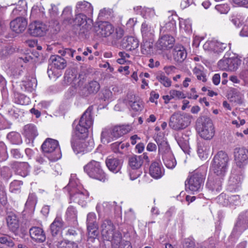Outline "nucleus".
I'll return each instance as SVG.
<instances>
[{"label":"nucleus","instance_id":"1","mask_svg":"<svg viewBox=\"0 0 248 248\" xmlns=\"http://www.w3.org/2000/svg\"><path fill=\"white\" fill-rule=\"evenodd\" d=\"M64 189L68 190L71 201L77 202L82 206L86 205L89 194L80 184L76 174H71L69 183Z\"/></svg>","mask_w":248,"mask_h":248},{"label":"nucleus","instance_id":"2","mask_svg":"<svg viewBox=\"0 0 248 248\" xmlns=\"http://www.w3.org/2000/svg\"><path fill=\"white\" fill-rule=\"evenodd\" d=\"M229 157L226 153L219 151L215 155L212 160L211 170L212 175L225 177L228 170Z\"/></svg>","mask_w":248,"mask_h":248},{"label":"nucleus","instance_id":"3","mask_svg":"<svg viewBox=\"0 0 248 248\" xmlns=\"http://www.w3.org/2000/svg\"><path fill=\"white\" fill-rule=\"evenodd\" d=\"M42 149L50 161H57L62 156L59 143L56 140L50 138L46 139L42 145Z\"/></svg>","mask_w":248,"mask_h":248},{"label":"nucleus","instance_id":"4","mask_svg":"<svg viewBox=\"0 0 248 248\" xmlns=\"http://www.w3.org/2000/svg\"><path fill=\"white\" fill-rule=\"evenodd\" d=\"M93 124V119L92 116V109L89 108L82 114L80 120L77 124L76 121L73 124L76 125L74 128L75 134L78 137H82L80 135H86L88 129L91 127Z\"/></svg>","mask_w":248,"mask_h":248},{"label":"nucleus","instance_id":"5","mask_svg":"<svg viewBox=\"0 0 248 248\" xmlns=\"http://www.w3.org/2000/svg\"><path fill=\"white\" fill-rule=\"evenodd\" d=\"M100 229L102 235L105 239L112 241L113 243L117 244L120 243L122 235L118 232H115V226L110 220H104L101 224Z\"/></svg>","mask_w":248,"mask_h":248},{"label":"nucleus","instance_id":"6","mask_svg":"<svg viewBox=\"0 0 248 248\" xmlns=\"http://www.w3.org/2000/svg\"><path fill=\"white\" fill-rule=\"evenodd\" d=\"M192 116L186 113L176 112L173 114L170 118L169 126L175 130L185 129L191 123Z\"/></svg>","mask_w":248,"mask_h":248},{"label":"nucleus","instance_id":"7","mask_svg":"<svg viewBox=\"0 0 248 248\" xmlns=\"http://www.w3.org/2000/svg\"><path fill=\"white\" fill-rule=\"evenodd\" d=\"M144 159H148V157L145 154L129 157L128 165L130 168L129 176L131 180H134L141 175V171L140 169L143 164Z\"/></svg>","mask_w":248,"mask_h":248},{"label":"nucleus","instance_id":"8","mask_svg":"<svg viewBox=\"0 0 248 248\" xmlns=\"http://www.w3.org/2000/svg\"><path fill=\"white\" fill-rule=\"evenodd\" d=\"M84 170L91 178L103 182L106 179V175L99 162L93 160L91 161L84 167Z\"/></svg>","mask_w":248,"mask_h":248},{"label":"nucleus","instance_id":"9","mask_svg":"<svg viewBox=\"0 0 248 248\" xmlns=\"http://www.w3.org/2000/svg\"><path fill=\"white\" fill-rule=\"evenodd\" d=\"M141 32L143 39V44L141 45V52L144 54L148 53L151 47L150 43L154 37V28L146 22L142 23L141 27Z\"/></svg>","mask_w":248,"mask_h":248},{"label":"nucleus","instance_id":"10","mask_svg":"<svg viewBox=\"0 0 248 248\" xmlns=\"http://www.w3.org/2000/svg\"><path fill=\"white\" fill-rule=\"evenodd\" d=\"M206 171L200 172L198 170L194 172L188 179L186 181V186L193 192L199 191L203 186Z\"/></svg>","mask_w":248,"mask_h":248},{"label":"nucleus","instance_id":"11","mask_svg":"<svg viewBox=\"0 0 248 248\" xmlns=\"http://www.w3.org/2000/svg\"><path fill=\"white\" fill-rule=\"evenodd\" d=\"M198 128L200 136L205 140H211L215 135V127L212 121L208 117L201 119Z\"/></svg>","mask_w":248,"mask_h":248},{"label":"nucleus","instance_id":"12","mask_svg":"<svg viewBox=\"0 0 248 248\" xmlns=\"http://www.w3.org/2000/svg\"><path fill=\"white\" fill-rule=\"evenodd\" d=\"M73 26L79 27L81 33H85L89 31L93 26V21L90 18H87L84 14L79 13L72 21Z\"/></svg>","mask_w":248,"mask_h":248},{"label":"nucleus","instance_id":"13","mask_svg":"<svg viewBox=\"0 0 248 248\" xmlns=\"http://www.w3.org/2000/svg\"><path fill=\"white\" fill-rule=\"evenodd\" d=\"M243 178L242 169L234 168L232 170L228 182V189L230 191H235L239 189Z\"/></svg>","mask_w":248,"mask_h":248},{"label":"nucleus","instance_id":"14","mask_svg":"<svg viewBox=\"0 0 248 248\" xmlns=\"http://www.w3.org/2000/svg\"><path fill=\"white\" fill-rule=\"evenodd\" d=\"M241 63V60L238 57H224L218 62V66L221 70L235 71Z\"/></svg>","mask_w":248,"mask_h":248},{"label":"nucleus","instance_id":"15","mask_svg":"<svg viewBox=\"0 0 248 248\" xmlns=\"http://www.w3.org/2000/svg\"><path fill=\"white\" fill-rule=\"evenodd\" d=\"M234 158L238 169H242L248 164V150L244 147H238L234 150Z\"/></svg>","mask_w":248,"mask_h":248},{"label":"nucleus","instance_id":"16","mask_svg":"<svg viewBox=\"0 0 248 248\" xmlns=\"http://www.w3.org/2000/svg\"><path fill=\"white\" fill-rule=\"evenodd\" d=\"M48 30L47 26L42 22L35 21L29 25L28 32L32 36H43Z\"/></svg>","mask_w":248,"mask_h":248},{"label":"nucleus","instance_id":"17","mask_svg":"<svg viewBox=\"0 0 248 248\" xmlns=\"http://www.w3.org/2000/svg\"><path fill=\"white\" fill-rule=\"evenodd\" d=\"M223 177L217 176L210 174L208 178L206 186L214 194L220 192L222 189V183L224 180Z\"/></svg>","mask_w":248,"mask_h":248},{"label":"nucleus","instance_id":"18","mask_svg":"<svg viewBox=\"0 0 248 248\" xmlns=\"http://www.w3.org/2000/svg\"><path fill=\"white\" fill-rule=\"evenodd\" d=\"M227 44L218 41L206 42L203 46V49L211 54L216 56L222 52L227 47Z\"/></svg>","mask_w":248,"mask_h":248},{"label":"nucleus","instance_id":"19","mask_svg":"<svg viewBox=\"0 0 248 248\" xmlns=\"http://www.w3.org/2000/svg\"><path fill=\"white\" fill-rule=\"evenodd\" d=\"M94 31L96 35L100 37H108L114 31L113 26L107 21L100 22L97 26H94Z\"/></svg>","mask_w":248,"mask_h":248},{"label":"nucleus","instance_id":"20","mask_svg":"<svg viewBox=\"0 0 248 248\" xmlns=\"http://www.w3.org/2000/svg\"><path fill=\"white\" fill-rule=\"evenodd\" d=\"M248 228V209L240 213L236 222L235 224L234 230L243 232Z\"/></svg>","mask_w":248,"mask_h":248},{"label":"nucleus","instance_id":"21","mask_svg":"<svg viewBox=\"0 0 248 248\" xmlns=\"http://www.w3.org/2000/svg\"><path fill=\"white\" fill-rule=\"evenodd\" d=\"M28 22L26 18L22 17H17L10 22V28L17 33L23 32L27 26Z\"/></svg>","mask_w":248,"mask_h":248},{"label":"nucleus","instance_id":"22","mask_svg":"<svg viewBox=\"0 0 248 248\" xmlns=\"http://www.w3.org/2000/svg\"><path fill=\"white\" fill-rule=\"evenodd\" d=\"M86 223L89 235H95L98 229L96 216L94 213H89L87 216Z\"/></svg>","mask_w":248,"mask_h":248},{"label":"nucleus","instance_id":"23","mask_svg":"<svg viewBox=\"0 0 248 248\" xmlns=\"http://www.w3.org/2000/svg\"><path fill=\"white\" fill-rule=\"evenodd\" d=\"M105 162L108 170L114 173L119 172L122 165V162L120 159L112 156L108 157Z\"/></svg>","mask_w":248,"mask_h":248},{"label":"nucleus","instance_id":"24","mask_svg":"<svg viewBox=\"0 0 248 248\" xmlns=\"http://www.w3.org/2000/svg\"><path fill=\"white\" fill-rule=\"evenodd\" d=\"M174 42V39L172 36L166 35L159 39L156 46L160 49H167L173 46Z\"/></svg>","mask_w":248,"mask_h":248},{"label":"nucleus","instance_id":"25","mask_svg":"<svg viewBox=\"0 0 248 248\" xmlns=\"http://www.w3.org/2000/svg\"><path fill=\"white\" fill-rule=\"evenodd\" d=\"M155 141L158 146V151L162 157L172 153L166 139L161 136H156Z\"/></svg>","mask_w":248,"mask_h":248},{"label":"nucleus","instance_id":"26","mask_svg":"<svg viewBox=\"0 0 248 248\" xmlns=\"http://www.w3.org/2000/svg\"><path fill=\"white\" fill-rule=\"evenodd\" d=\"M126 103L135 111H140L142 109L143 105L138 97L133 94H127L125 99Z\"/></svg>","mask_w":248,"mask_h":248},{"label":"nucleus","instance_id":"27","mask_svg":"<svg viewBox=\"0 0 248 248\" xmlns=\"http://www.w3.org/2000/svg\"><path fill=\"white\" fill-rule=\"evenodd\" d=\"M139 42L138 40L132 36H128L124 39L121 43L122 47L127 50H132L138 47Z\"/></svg>","mask_w":248,"mask_h":248},{"label":"nucleus","instance_id":"28","mask_svg":"<svg viewBox=\"0 0 248 248\" xmlns=\"http://www.w3.org/2000/svg\"><path fill=\"white\" fill-rule=\"evenodd\" d=\"M76 12L89 16L93 14V8L91 4L87 1H79L76 5Z\"/></svg>","mask_w":248,"mask_h":248},{"label":"nucleus","instance_id":"29","mask_svg":"<svg viewBox=\"0 0 248 248\" xmlns=\"http://www.w3.org/2000/svg\"><path fill=\"white\" fill-rule=\"evenodd\" d=\"M136 9L141 10V14L144 18L153 21L154 22H157V16L155 14V10L154 8L147 7L142 8V7L140 6L137 7Z\"/></svg>","mask_w":248,"mask_h":248},{"label":"nucleus","instance_id":"30","mask_svg":"<svg viewBox=\"0 0 248 248\" xmlns=\"http://www.w3.org/2000/svg\"><path fill=\"white\" fill-rule=\"evenodd\" d=\"M30 234L32 239L37 242H43L46 239L45 234L39 227H33L30 230Z\"/></svg>","mask_w":248,"mask_h":248},{"label":"nucleus","instance_id":"31","mask_svg":"<svg viewBox=\"0 0 248 248\" xmlns=\"http://www.w3.org/2000/svg\"><path fill=\"white\" fill-rule=\"evenodd\" d=\"M112 131L111 135L116 139L127 134L131 130V126L129 125H122L120 126H116L112 129H110Z\"/></svg>","mask_w":248,"mask_h":248},{"label":"nucleus","instance_id":"32","mask_svg":"<svg viewBox=\"0 0 248 248\" xmlns=\"http://www.w3.org/2000/svg\"><path fill=\"white\" fill-rule=\"evenodd\" d=\"M64 222L60 217H56L53 222L50 224V229L52 235L59 234L63 227Z\"/></svg>","mask_w":248,"mask_h":248},{"label":"nucleus","instance_id":"33","mask_svg":"<svg viewBox=\"0 0 248 248\" xmlns=\"http://www.w3.org/2000/svg\"><path fill=\"white\" fill-rule=\"evenodd\" d=\"M7 224L9 229L13 232L16 231L19 227V220L16 215L10 213L6 218Z\"/></svg>","mask_w":248,"mask_h":248},{"label":"nucleus","instance_id":"34","mask_svg":"<svg viewBox=\"0 0 248 248\" xmlns=\"http://www.w3.org/2000/svg\"><path fill=\"white\" fill-rule=\"evenodd\" d=\"M186 52L183 46H176L173 51V56L175 61L183 62L186 57Z\"/></svg>","mask_w":248,"mask_h":248},{"label":"nucleus","instance_id":"35","mask_svg":"<svg viewBox=\"0 0 248 248\" xmlns=\"http://www.w3.org/2000/svg\"><path fill=\"white\" fill-rule=\"evenodd\" d=\"M72 147L74 152L77 154L84 153L92 149V146L91 147L87 146V142L83 140L77 141L72 145Z\"/></svg>","mask_w":248,"mask_h":248},{"label":"nucleus","instance_id":"36","mask_svg":"<svg viewBox=\"0 0 248 248\" xmlns=\"http://www.w3.org/2000/svg\"><path fill=\"white\" fill-rule=\"evenodd\" d=\"M49 61L53 66L57 69H63L66 66V61L58 55H53L50 58Z\"/></svg>","mask_w":248,"mask_h":248},{"label":"nucleus","instance_id":"37","mask_svg":"<svg viewBox=\"0 0 248 248\" xmlns=\"http://www.w3.org/2000/svg\"><path fill=\"white\" fill-rule=\"evenodd\" d=\"M149 173L152 177L158 179L162 177L163 171L158 163L153 162L150 166Z\"/></svg>","mask_w":248,"mask_h":248},{"label":"nucleus","instance_id":"38","mask_svg":"<svg viewBox=\"0 0 248 248\" xmlns=\"http://www.w3.org/2000/svg\"><path fill=\"white\" fill-rule=\"evenodd\" d=\"M100 86L99 83L96 81H91L84 87L85 91V94L88 95L90 94H94L96 93L99 90Z\"/></svg>","mask_w":248,"mask_h":248},{"label":"nucleus","instance_id":"39","mask_svg":"<svg viewBox=\"0 0 248 248\" xmlns=\"http://www.w3.org/2000/svg\"><path fill=\"white\" fill-rule=\"evenodd\" d=\"M116 203L115 202H104L102 203H98L96 209L98 213L103 212L108 213L115 209Z\"/></svg>","mask_w":248,"mask_h":248},{"label":"nucleus","instance_id":"40","mask_svg":"<svg viewBox=\"0 0 248 248\" xmlns=\"http://www.w3.org/2000/svg\"><path fill=\"white\" fill-rule=\"evenodd\" d=\"M176 139L182 150L185 153L188 152L189 149V137L186 135L182 134L178 135Z\"/></svg>","mask_w":248,"mask_h":248},{"label":"nucleus","instance_id":"41","mask_svg":"<svg viewBox=\"0 0 248 248\" xmlns=\"http://www.w3.org/2000/svg\"><path fill=\"white\" fill-rule=\"evenodd\" d=\"M25 136L29 140H33L38 136L36 127L32 124L26 125L24 127Z\"/></svg>","mask_w":248,"mask_h":248},{"label":"nucleus","instance_id":"42","mask_svg":"<svg viewBox=\"0 0 248 248\" xmlns=\"http://www.w3.org/2000/svg\"><path fill=\"white\" fill-rule=\"evenodd\" d=\"M162 158L165 165L168 169H172L176 165V159L172 153H170L168 155L163 156Z\"/></svg>","mask_w":248,"mask_h":248},{"label":"nucleus","instance_id":"43","mask_svg":"<svg viewBox=\"0 0 248 248\" xmlns=\"http://www.w3.org/2000/svg\"><path fill=\"white\" fill-rule=\"evenodd\" d=\"M180 29L181 31L190 33L192 31V23L190 19H181L179 21Z\"/></svg>","mask_w":248,"mask_h":248},{"label":"nucleus","instance_id":"44","mask_svg":"<svg viewBox=\"0 0 248 248\" xmlns=\"http://www.w3.org/2000/svg\"><path fill=\"white\" fill-rule=\"evenodd\" d=\"M18 169L17 172L18 174L22 177L27 176L30 172V167L28 163L26 162H19L17 164Z\"/></svg>","mask_w":248,"mask_h":248},{"label":"nucleus","instance_id":"45","mask_svg":"<svg viewBox=\"0 0 248 248\" xmlns=\"http://www.w3.org/2000/svg\"><path fill=\"white\" fill-rule=\"evenodd\" d=\"M77 211L76 208L70 206L68 207L65 212V218L69 221H76L77 219Z\"/></svg>","mask_w":248,"mask_h":248},{"label":"nucleus","instance_id":"46","mask_svg":"<svg viewBox=\"0 0 248 248\" xmlns=\"http://www.w3.org/2000/svg\"><path fill=\"white\" fill-rule=\"evenodd\" d=\"M112 131L109 129H105L102 132L101 134V141L103 143H108L116 139L114 138L111 135Z\"/></svg>","mask_w":248,"mask_h":248},{"label":"nucleus","instance_id":"47","mask_svg":"<svg viewBox=\"0 0 248 248\" xmlns=\"http://www.w3.org/2000/svg\"><path fill=\"white\" fill-rule=\"evenodd\" d=\"M111 35V43L113 45H116L117 41L121 39L124 36V31L121 27L116 28Z\"/></svg>","mask_w":248,"mask_h":248},{"label":"nucleus","instance_id":"48","mask_svg":"<svg viewBox=\"0 0 248 248\" xmlns=\"http://www.w3.org/2000/svg\"><path fill=\"white\" fill-rule=\"evenodd\" d=\"M37 203V198L33 193L30 194L28 200L25 204L27 208L34 210L35 205Z\"/></svg>","mask_w":248,"mask_h":248},{"label":"nucleus","instance_id":"49","mask_svg":"<svg viewBox=\"0 0 248 248\" xmlns=\"http://www.w3.org/2000/svg\"><path fill=\"white\" fill-rule=\"evenodd\" d=\"M209 147L208 146L203 143H199L198 145V154L201 158H204L207 157Z\"/></svg>","mask_w":248,"mask_h":248},{"label":"nucleus","instance_id":"50","mask_svg":"<svg viewBox=\"0 0 248 248\" xmlns=\"http://www.w3.org/2000/svg\"><path fill=\"white\" fill-rule=\"evenodd\" d=\"M72 14V9L70 6H67L65 7L62 12V17L64 19V21L67 22L68 23L72 24V21L73 19H71Z\"/></svg>","mask_w":248,"mask_h":248},{"label":"nucleus","instance_id":"51","mask_svg":"<svg viewBox=\"0 0 248 248\" xmlns=\"http://www.w3.org/2000/svg\"><path fill=\"white\" fill-rule=\"evenodd\" d=\"M7 138L14 144H20L22 142L21 135L17 132H11L8 134Z\"/></svg>","mask_w":248,"mask_h":248},{"label":"nucleus","instance_id":"52","mask_svg":"<svg viewBox=\"0 0 248 248\" xmlns=\"http://www.w3.org/2000/svg\"><path fill=\"white\" fill-rule=\"evenodd\" d=\"M157 80L164 87L168 88L171 85V80L164 74H160L156 77Z\"/></svg>","mask_w":248,"mask_h":248},{"label":"nucleus","instance_id":"53","mask_svg":"<svg viewBox=\"0 0 248 248\" xmlns=\"http://www.w3.org/2000/svg\"><path fill=\"white\" fill-rule=\"evenodd\" d=\"M241 199L239 195H229V203L230 207L235 208L236 206L239 205Z\"/></svg>","mask_w":248,"mask_h":248},{"label":"nucleus","instance_id":"54","mask_svg":"<svg viewBox=\"0 0 248 248\" xmlns=\"http://www.w3.org/2000/svg\"><path fill=\"white\" fill-rule=\"evenodd\" d=\"M169 93L171 95L172 98L174 99H181L186 97V95L183 92L176 90H170Z\"/></svg>","mask_w":248,"mask_h":248},{"label":"nucleus","instance_id":"55","mask_svg":"<svg viewBox=\"0 0 248 248\" xmlns=\"http://www.w3.org/2000/svg\"><path fill=\"white\" fill-rule=\"evenodd\" d=\"M58 248H78V245L76 242L64 241L60 243Z\"/></svg>","mask_w":248,"mask_h":248},{"label":"nucleus","instance_id":"56","mask_svg":"<svg viewBox=\"0 0 248 248\" xmlns=\"http://www.w3.org/2000/svg\"><path fill=\"white\" fill-rule=\"evenodd\" d=\"M217 202L224 206L229 207V195L222 193L217 197Z\"/></svg>","mask_w":248,"mask_h":248},{"label":"nucleus","instance_id":"57","mask_svg":"<svg viewBox=\"0 0 248 248\" xmlns=\"http://www.w3.org/2000/svg\"><path fill=\"white\" fill-rule=\"evenodd\" d=\"M125 147V145L122 142L117 141L111 144V149L114 153H120L121 150Z\"/></svg>","mask_w":248,"mask_h":248},{"label":"nucleus","instance_id":"58","mask_svg":"<svg viewBox=\"0 0 248 248\" xmlns=\"http://www.w3.org/2000/svg\"><path fill=\"white\" fill-rule=\"evenodd\" d=\"M193 71L194 74L196 75L198 79L202 80L203 82L206 81V77L201 68L196 67Z\"/></svg>","mask_w":248,"mask_h":248},{"label":"nucleus","instance_id":"59","mask_svg":"<svg viewBox=\"0 0 248 248\" xmlns=\"http://www.w3.org/2000/svg\"><path fill=\"white\" fill-rule=\"evenodd\" d=\"M23 85L25 87L26 90L27 91L31 92L36 87V81L35 79L33 78L30 81L24 82Z\"/></svg>","mask_w":248,"mask_h":248},{"label":"nucleus","instance_id":"60","mask_svg":"<svg viewBox=\"0 0 248 248\" xmlns=\"http://www.w3.org/2000/svg\"><path fill=\"white\" fill-rule=\"evenodd\" d=\"M22 183L19 181H14L10 184V189L12 192H16L18 191L21 188Z\"/></svg>","mask_w":248,"mask_h":248},{"label":"nucleus","instance_id":"61","mask_svg":"<svg viewBox=\"0 0 248 248\" xmlns=\"http://www.w3.org/2000/svg\"><path fill=\"white\" fill-rule=\"evenodd\" d=\"M0 156L2 160H5L8 158L6 147L3 142H0Z\"/></svg>","mask_w":248,"mask_h":248},{"label":"nucleus","instance_id":"62","mask_svg":"<svg viewBox=\"0 0 248 248\" xmlns=\"http://www.w3.org/2000/svg\"><path fill=\"white\" fill-rule=\"evenodd\" d=\"M0 243L1 244H6L11 247H12L14 245L13 241L7 235L0 237Z\"/></svg>","mask_w":248,"mask_h":248},{"label":"nucleus","instance_id":"63","mask_svg":"<svg viewBox=\"0 0 248 248\" xmlns=\"http://www.w3.org/2000/svg\"><path fill=\"white\" fill-rule=\"evenodd\" d=\"M232 101L236 102L238 104H242L244 101V96L239 92H235L233 93L232 96Z\"/></svg>","mask_w":248,"mask_h":248},{"label":"nucleus","instance_id":"64","mask_svg":"<svg viewBox=\"0 0 248 248\" xmlns=\"http://www.w3.org/2000/svg\"><path fill=\"white\" fill-rule=\"evenodd\" d=\"M215 9L220 14H227L229 10L227 4L217 5L216 6Z\"/></svg>","mask_w":248,"mask_h":248}]
</instances>
